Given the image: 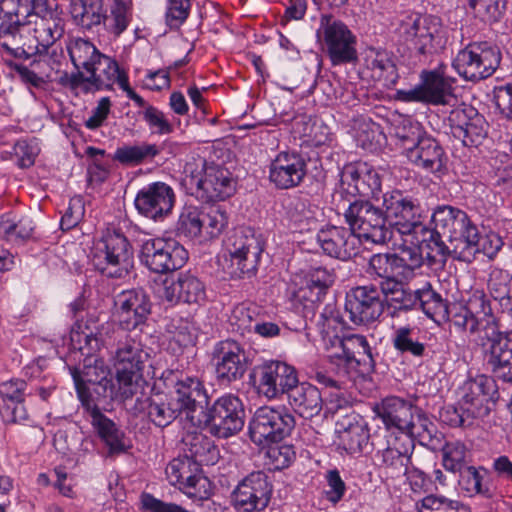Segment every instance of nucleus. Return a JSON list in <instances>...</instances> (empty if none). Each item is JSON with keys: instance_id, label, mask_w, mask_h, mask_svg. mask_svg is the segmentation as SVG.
I'll list each match as a JSON object with an SVG mask.
<instances>
[{"instance_id": "obj_1", "label": "nucleus", "mask_w": 512, "mask_h": 512, "mask_svg": "<svg viewBox=\"0 0 512 512\" xmlns=\"http://www.w3.org/2000/svg\"><path fill=\"white\" fill-rule=\"evenodd\" d=\"M110 327L111 325L106 323L97 328L95 332L90 330L77 334L78 342H81L83 338L88 352L82 366H74L70 368V371L83 406L114 398V384L109 367L103 359L90 354L91 350L108 343V338H111L108 336Z\"/></svg>"}, {"instance_id": "obj_2", "label": "nucleus", "mask_w": 512, "mask_h": 512, "mask_svg": "<svg viewBox=\"0 0 512 512\" xmlns=\"http://www.w3.org/2000/svg\"><path fill=\"white\" fill-rule=\"evenodd\" d=\"M110 325V323H108ZM112 337L117 340L113 355V367L118 383V393L123 400L131 399L142 389L146 381L143 370L149 359V353L142 343L124 331H115L111 324Z\"/></svg>"}, {"instance_id": "obj_3", "label": "nucleus", "mask_w": 512, "mask_h": 512, "mask_svg": "<svg viewBox=\"0 0 512 512\" xmlns=\"http://www.w3.org/2000/svg\"><path fill=\"white\" fill-rule=\"evenodd\" d=\"M90 261L101 275L114 279L127 277L134 266L131 245L124 234L117 230H107L94 243Z\"/></svg>"}, {"instance_id": "obj_4", "label": "nucleus", "mask_w": 512, "mask_h": 512, "mask_svg": "<svg viewBox=\"0 0 512 512\" xmlns=\"http://www.w3.org/2000/svg\"><path fill=\"white\" fill-rule=\"evenodd\" d=\"M343 215L359 243L383 245L392 237L390 225L386 223L384 208L374 205L368 199L355 198L350 201Z\"/></svg>"}, {"instance_id": "obj_5", "label": "nucleus", "mask_w": 512, "mask_h": 512, "mask_svg": "<svg viewBox=\"0 0 512 512\" xmlns=\"http://www.w3.org/2000/svg\"><path fill=\"white\" fill-rule=\"evenodd\" d=\"M484 363L505 382L512 383V329L502 331L500 324L490 326L475 339Z\"/></svg>"}, {"instance_id": "obj_6", "label": "nucleus", "mask_w": 512, "mask_h": 512, "mask_svg": "<svg viewBox=\"0 0 512 512\" xmlns=\"http://www.w3.org/2000/svg\"><path fill=\"white\" fill-rule=\"evenodd\" d=\"M295 425V417L287 407H260L249 422L250 439L258 446L278 443L290 436Z\"/></svg>"}, {"instance_id": "obj_7", "label": "nucleus", "mask_w": 512, "mask_h": 512, "mask_svg": "<svg viewBox=\"0 0 512 512\" xmlns=\"http://www.w3.org/2000/svg\"><path fill=\"white\" fill-rule=\"evenodd\" d=\"M398 30L406 40L413 41L422 54L442 48L447 41L441 18L430 14H403L399 19Z\"/></svg>"}, {"instance_id": "obj_8", "label": "nucleus", "mask_w": 512, "mask_h": 512, "mask_svg": "<svg viewBox=\"0 0 512 512\" xmlns=\"http://www.w3.org/2000/svg\"><path fill=\"white\" fill-rule=\"evenodd\" d=\"M382 206L386 223L393 226L401 235H412L427 230L423 224L425 215L418 200L401 190H392L383 194Z\"/></svg>"}, {"instance_id": "obj_9", "label": "nucleus", "mask_w": 512, "mask_h": 512, "mask_svg": "<svg viewBox=\"0 0 512 512\" xmlns=\"http://www.w3.org/2000/svg\"><path fill=\"white\" fill-rule=\"evenodd\" d=\"M469 215L462 209L452 205H437L431 214L430 225L423 233H428V237H424L422 245L427 249V259L435 254H443L448 251L446 242L460 229L468 223Z\"/></svg>"}, {"instance_id": "obj_10", "label": "nucleus", "mask_w": 512, "mask_h": 512, "mask_svg": "<svg viewBox=\"0 0 512 512\" xmlns=\"http://www.w3.org/2000/svg\"><path fill=\"white\" fill-rule=\"evenodd\" d=\"M208 432L221 439L238 434L245 424V409L241 399L225 394L207 406L204 420Z\"/></svg>"}, {"instance_id": "obj_11", "label": "nucleus", "mask_w": 512, "mask_h": 512, "mask_svg": "<svg viewBox=\"0 0 512 512\" xmlns=\"http://www.w3.org/2000/svg\"><path fill=\"white\" fill-rule=\"evenodd\" d=\"M298 380L295 367L279 360L258 364L250 373V381L257 392L269 400L288 395Z\"/></svg>"}, {"instance_id": "obj_12", "label": "nucleus", "mask_w": 512, "mask_h": 512, "mask_svg": "<svg viewBox=\"0 0 512 512\" xmlns=\"http://www.w3.org/2000/svg\"><path fill=\"white\" fill-rule=\"evenodd\" d=\"M317 37L325 46L333 64L357 61L356 36L333 15H321Z\"/></svg>"}, {"instance_id": "obj_13", "label": "nucleus", "mask_w": 512, "mask_h": 512, "mask_svg": "<svg viewBox=\"0 0 512 512\" xmlns=\"http://www.w3.org/2000/svg\"><path fill=\"white\" fill-rule=\"evenodd\" d=\"M139 258L151 272L167 274L185 265L188 252L172 239L151 238L141 245Z\"/></svg>"}, {"instance_id": "obj_14", "label": "nucleus", "mask_w": 512, "mask_h": 512, "mask_svg": "<svg viewBox=\"0 0 512 512\" xmlns=\"http://www.w3.org/2000/svg\"><path fill=\"white\" fill-rule=\"evenodd\" d=\"M452 95V85L440 68L423 69L419 74V83L410 89H398L395 100L404 103L425 105H444Z\"/></svg>"}, {"instance_id": "obj_15", "label": "nucleus", "mask_w": 512, "mask_h": 512, "mask_svg": "<svg viewBox=\"0 0 512 512\" xmlns=\"http://www.w3.org/2000/svg\"><path fill=\"white\" fill-rule=\"evenodd\" d=\"M345 313L355 325H369L384 313L381 286L366 284L351 288L345 296Z\"/></svg>"}, {"instance_id": "obj_16", "label": "nucleus", "mask_w": 512, "mask_h": 512, "mask_svg": "<svg viewBox=\"0 0 512 512\" xmlns=\"http://www.w3.org/2000/svg\"><path fill=\"white\" fill-rule=\"evenodd\" d=\"M273 484L269 475L262 471H252L235 487L231 494L234 507L243 512L263 511L270 503Z\"/></svg>"}, {"instance_id": "obj_17", "label": "nucleus", "mask_w": 512, "mask_h": 512, "mask_svg": "<svg viewBox=\"0 0 512 512\" xmlns=\"http://www.w3.org/2000/svg\"><path fill=\"white\" fill-rule=\"evenodd\" d=\"M165 385L172 387L174 392L172 401L178 408L182 416L190 422L192 426H197L199 420L195 419V412L201 399H206V390L202 381L198 377L183 376L177 377L173 371H167V376L163 373Z\"/></svg>"}, {"instance_id": "obj_18", "label": "nucleus", "mask_w": 512, "mask_h": 512, "mask_svg": "<svg viewBox=\"0 0 512 512\" xmlns=\"http://www.w3.org/2000/svg\"><path fill=\"white\" fill-rule=\"evenodd\" d=\"M211 362L215 368L217 380L224 385L241 379L249 366L244 348L231 339L216 343Z\"/></svg>"}, {"instance_id": "obj_19", "label": "nucleus", "mask_w": 512, "mask_h": 512, "mask_svg": "<svg viewBox=\"0 0 512 512\" xmlns=\"http://www.w3.org/2000/svg\"><path fill=\"white\" fill-rule=\"evenodd\" d=\"M263 241L251 229H240L229 237L228 250L238 277L252 276L263 252Z\"/></svg>"}, {"instance_id": "obj_20", "label": "nucleus", "mask_w": 512, "mask_h": 512, "mask_svg": "<svg viewBox=\"0 0 512 512\" xmlns=\"http://www.w3.org/2000/svg\"><path fill=\"white\" fill-rule=\"evenodd\" d=\"M149 295L142 288L124 290L114 298V307L121 329L117 331H133L144 325L151 313Z\"/></svg>"}, {"instance_id": "obj_21", "label": "nucleus", "mask_w": 512, "mask_h": 512, "mask_svg": "<svg viewBox=\"0 0 512 512\" xmlns=\"http://www.w3.org/2000/svg\"><path fill=\"white\" fill-rule=\"evenodd\" d=\"M189 184L196 187V196L206 202L225 200L235 192L231 172L213 163L205 165L201 175H192Z\"/></svg>"}, {"instance_id": "obj_22", "label": "nucleus", "mask_w": 512, "mask_h": 512, "mask_svg": "<svg viewBox=\"0 0 512 512\" xmlns=\"http://www.w3.org/2000/svg\"><path fill=\"white\" fill-rule=\"evenodd\" d=\"M451 133L465 147H478L488 135V123L474 107L465 105L449 115Z\"/></svg>"}, {"instance_id": "obj_23", "label": "nucleus", "mask_w": 512, "mask_h": 512, "mask_svg": "<svg viewBox=\"0 0 512 512\" xmlns=\"http://www.w3.org/2000/svg\"><path fill=\"white\" fill-rule=\"evenodd\" d=\"M307 174V159L296 151H281L269 164V181L280 190L298 187Z\"/></svg>"}, {"instance_id": "obj_24", "label": "nucleus", "mask_w": 512, "mask_h": 512, "mask_svg": "<svg viewBox=\"0 0 512 512\" xmlns=\"http://www.w3.org/2000/svg\"><path fill=\"white\" fill-rule=\"evenodd\" d=\"M175 203L173 189L164 182H153L141 188L134 200L142 216L158 221L168 215Z\"/></svg>"}, {"instance_id": "obj_25", "label": "nucleus", "mask_w": 512, "mask_h": 512, "mask_svg": "<svg viewBox=\"0 0 512 512\" xmlns=\"http://www.w3.org/2000/svg\"><path fill=\"white\" fill-rule=\"evenodd\" d=\"M373 411L387 430H395L404 435L414 426L413 417L419 412V407L403 398L389 396L375 404Z\"/></svg>"}, {"instance_id": "obj_26", "label": "nucleus", "mask_w": 512, "mask_h": 512, "mask_svg": "<svg viewBox=\"0 0 512 512\" xmlns=\"http://www.w3.org/2000/svg\"><path fill=\"white\" fill-rule=\"evenodd\" d=\"M347 185V192L352 196L378 198L381 192V176L367 163H349L341 173V186Z\"/></svg>"}, {"instance_id": "obj_27", "label": "nucleus", "mask_w": 512, "mask_h": 512, "mask_svg": "<svg viewBox=\"0 0 512 512\" xmlns=\"http://www.w3.org/2000/svg\"><path fill=\"white\" fill-rule=\"evenodd\" d=\"M341 348L339 363H337L338 374L344 376L349 370H359L361 373H368L373 370L375 361L371 347L365 336L352 334L344 336Z\"/></svg>"}, {"instance_id": "obj_28", "label": "nucleus", "mask_w": 512, "mask_h": 512, "mask_svg": "<svg viewBox=\"0 0 512 512\" xmlns=\"http://www.w3.org/2000/svg\"><path fill=\"white\" fill-rule=\"evenodd\" d=\"M316 239L331 258L347 261L358 254L359 242L349 227L328 225L317 232Z\"/></svg>"}, {"instance_id": "obj_29", "label": "nucleus", "mask_w": 512, "mask_h": 512, "mask_svg": "<svg viewBox=\"0 0 512 512\" xmlns=\"http://www.w3.org/2000/svg\"><path fill=\"white\" fill-rule=\"evenodd\" d=\"M462 390L461 409L467 417L482 418L489 414V403L495 393V383L491 378L478 376L466 381Z\"/></svg>"}, {"instance_id": "obj_30", "label": "nucleus", "mask_w": 512, "mask_h": 512, "mask_svg": "<svg viewBox=\"0 0 512 512\" xmlns=\"http://www.w3.org/2000/svg\"><path fill=\"white\" fill-rule=\"evenodd\" d=\"M387 447L376 452L375 457L379 465L392 476L398 477L411 464V457L415 448L412 437L407 435L394 436L387 440Z\"/></svg>"}, {"instance_id": "obj_31", "label": "nucleus", "mask_w": 512, "mask_h": 512, "mask_svg": "<svg viewBox=\"0 0 512 512\" xmlns=\"http://www.w3.org/2000/svg\"><path fill=\"white\" fill-rule=\"evenodd\" d=\"M135 408L158 428L168 427L182 417L172 401V395L162 391H154L144 399L137 398Z\"/></svg>"}, {"instance_id": "obj_32", "label": "nucleus", "mask_w": 512, "mask_h": 512, "mask_svg": "<svg viewBox=\"0 0 512 512\" xmlns=\"http://www.w3.org/2000/svg\"><path fill=\"white\" fill-rule=\"evenodd\" d=\"M479 230L471 218L466 225L456 232L446 243L448 251L443 254H435L429 260L431 263L444 262L450 256L455 260L471 263L475 260L476 243Z\"/></svg>"}, {"instance_id": "obj_33", "label": "nucleus", "mask_w": 512, "mask_h": 512, "mask_svg": "<svg viewBox=\"0 0 512 512\" xmlns=\"http://www.w3.org/2000/svg\"><path fill=\"white\" fill-rule=\"evenodd\" d=\"M83 407L91 418L90 423L98 437L108 448V455L125 453L128 449L124 442L125 434L116 423L103 414L96 403Z\"/></svg>"}, {"instance_id": "obj_34", "label": "nucleus", "mask_w": 512, "mask_h": 512, "mask_svg": "<svg viewBox=\"0 0 512 512\" xmlns=\"http://www.w3.org/2000/svg\"><path fill=\"white\" fill-rule=\"evenodd\" d=\"M166 475L171 484H180L188 496H196L207 479L202 476V469L186 455L173 459L166 468Z\"/></svg>"}, {"instance_id": "obj_35", "label": "nucleus", "mask_w": 512, "mask_h": 512, "mask_svg": "<svg viewBox=\"0 0 512 512\" xmlns=\"http://www.w3.org/2000/svg\"><path fill=\"white\" fill-rule=\"evenodd\" d=\"M287 398L294 413L306 420L319 416L324 409L320 390L309 382H298Z\"/></svg>"}, {"instance_id": "obj_36", "label": "nucleus", "mask_w": 512, "mask_h": 512, "mask_svg": "<svg viewBox=\"0 0 512 512\" xmlns=\"http://www.w3.org/2000/svg\"><path fill=\"white\" fill-rule=\"evenodd\" d=\"M164 298L170 303L199 304L206 298L204 283L191 272H181L164 287Z\"/></svg>"}, {"instance_id": "obj_37", "label": "nucleus", "mask_w": 512, "mask_h": 512, "mask_svg": "<svg viewBox=\"0 0 512 512\" xmlns=\"http://www.w3.org/2000/svg\"><path fill=\"white\" fill-rule=\"evenodd\" d=\"M383 306L392 318L417 310L416 290L405 287L400 281H390L381 286Z\"/></svg>"}, {"instance_id": "obj_38", "label": "nucleus", "mask_w": 512, "mask_h": 512, "mask_svg": "<svg viewBox=\"0 0 512 512\" xmlns=\"http://www.w3.org/2000/svg\"><path fill=\"white\" fill-rule=\"evenodd\" d=\"M341 324L340 315L330 305H326L316 319V325L322 336L325 348L328 352V359L331 364L337 366L339 363L344 337L336 333L337 327Z\"/></svg>"}, {"instance_id": "obj_39", "label": "nucleus", "mask_w": 512, "mask_h": 512, "mask_svg": "<svg viewBox=\"0 0 512 512\" xmlns=\"http://www.w3.org/2000/svg\"><path fill=\"white\" fill-rule=\"evenodd\" d=\"M407 158L417 167L431 173H441L445 169L444 149L436 139L428 135L408 153Z\"/></svg>"}, {"instance_id": "obj_40", "label": "nucleus", "mask_w": 512, "mask_h": 512, "mask_svg": "<svg viewBox=\"0 0 512 512\" xmlns=\"http://www.w3.org/2000/svg\"><path fill=\"white\" fill-rule=\"evenodd\" d=\"M337 433L344 448L350 453H360L368 444L369 432L366 426L359 420V415H343L336 421Z\"/></svg>"}, {"instance_id": "obj_41", "label": "nucleus", "mask_w": 512, "mask_h": 512, "mask_svg": "<svg viewBox=\"0 0 512 512\" xmlns=\"http://www.w3.org/2000/svg\"><path fill=\"white\" fill-rule=\"evenodd\" d=\"M62 15L54 14L47 18L42 16L38 20H31L26 25V32L33 35L37 45L43 47V50L53 46L64 35L65 21Z\"/></svg>"}, {"instance_id": "obj_42", "label": "nucleus", "mask_w": 512, "mask_h": 512, "mask_svg": "<svg viewBox=\"0 0 512 512\" xmlns=\"http://www.w3.org/2000/svg\"><path fill=\"white\" fill-rule=\"evenodd\" d=\"M500 47L489 41L470 43L459 51L452 64H500Z\"/></svg>"}, {"instance_id": "obj_43", "label": "nucleus", "mask_w": 512, "mask_h": 512, "mask_svg": "<svg viewBox=\"0 0 512 512\" xmlns=\"http://www.w3.org/2000/svg\"><path fill=\"white\" fill-rule=\"evenodd\" d=\"M186 456L197 464L198 468L203 465H214L218 462L220 454L214 442L203 434L190 435L185 440Z\"/></svg>"}, {"instance_id": "obj_44", "label": "nucleus", "mask_w": 512, "mask_h": 512, "mask_svg": "<svg viewBox=\"0 0 512 512\" xmlns=\"http://www.w3.org/2000/svg\"><path fill=\"white\" fill-rule=\"evenodd\" d=\"M103 12V0H72L70 3L74 23L86 30L101 25Z\"/></svg>"}, {"instance_id": "obj_45", "label": "nucleus", "mask_w": 512, "mask_h": 512, "mask_svg": "<svg viewBox=\"0 0 512 512\" xmlns=\"http://www.w3.org/2000/svg\"><path fill=\"white\" fill-rule=\"evenodd\" d=\"M488 290L502 311L512 315V275L507 270L493 268L489 274Z\"/></svg>"}, {"instance_id": "obj_46", "label": "nucleus", "mask_w": 512, "mask_h": 512, "mask_svg": "<svg viewBox=\"0 0 512 512\" xmlns=\"http://www.w3.org/2000/svg\"><path fill=\"white\" fill-rule=\"evenodd\" d=\"M391 341L393 348L401 355H410L414 358L426 355L425 343L419 341L415 328L410 325L395 328Z\"/></svg>"}, {"instance_id": "obj_47", "label": "nucleus", "mask_w": 512, "mask_h": 512, "mask_svg": "<svg viewBox=\"0 0 512 512\" xmlns=\"http://www.w3.org/2000/svg\"><path fill=\"white\" fill-rule=\"evenodd\" d=\"M416 301L417 309H421L427 317L433 320L444 319L448 316L446 301L432 288L430 283L416 289Z\"/></svg>"}, {"instance_id": "obj_48", "label": "nucleus", "mask_w": 512, "mask_h": 512, "mask_svg": "<svg viewBox=\"0 0 512 512\" xmlns=\"http://www.w3.org/2000/svg\"><path fill=\"white\" fill-rule=\"evenodd\" d=\"M28 13L20 0H0V36L11 35L17 29H25L27 21L23 14Z\"/></svg>"}, {"instance_id": "obj_49", "label": "nucleus", "mask_w": 512, "mask_h": 512, "mask_svg": "<svg viewBox=\"0 0 512 512\" xmlns=\"http://www.w3.org/2000/svg\"><path fill=\"white\" fill-rule=\"evenodd\" d=\"M465 306L478 320V324L481 326L480 333L490 326L500 324L499 319L493 313L490 300L483 290L473 291Z\"/></svg>"}, {"instance_id": "obj_50", "label": "nucleus", "mask_w": 512, "mask_h": 512, "mask_svg": "<svg viewBox=\"0 0 512 512\" xmlns=\"http://www.w3.org/2000/svg\"><path fill=\"white\" fill-rule=\"evenodd\" d=\"M72 64H119L116 59L101 53L90 41L77 39L68 46Z\"/></svg>"}, {"instance_id": "obj_51", "label": "nucleus", "mask_w": 512, "mask_h": 512, "mask_svg": "<svg viewBox=\"0 0 512 512\" xmlns=\"http://www.w3.org/2000/svg\"><path fill=\"white\" fill-rule=\"evenodd\" d=\"M160 153L156 144L143 142L139 145H124L118 147L114 153L113 160L124 165H138L154 159Z\"/></svg>"}, {"instance_id": "obj_52", "label": "nucleus", "mask_w": 512, "mask_h": 512, "mask_svg": "<svg viewBox=\"0 0 512 512\" xmlns=\"http://www.w3.org/2000/svg\"><path fill=\"white\" fill-rule=\"evenodd\" d=\"M413 427L410 432H407V436L418 437L420 442L424 445L429 446L431 449H437V445L441 442L442 434L437 432L435 424L428 418L426 413L419 408V412L413 417Z\"/></svg>"}, {"instance_id": "obj_53", "label": "nucleus", "mask_w": 512, "mask_h": 512, "mask_svg": "<svg viewBox=\"0 0 512 512\" xmlns=\"http://www.w3.org/2000/svg\"><path fill=\"white\" fill-rule=\"evenodd\" d=\"M415 507L417 512H472L470 507L461 501L432 493L416 501Z\"/></svg>"}, {"instance_id": "obj_54", "label": "nucleus", "mask_w": 512, "mask_h": 512, "mask_svg": "<svg viewBox=\"0 0 512 512\" xmlns=\"http://www.w3.org/2000/svg\"><path fill=\"white\" fill-rule=\"evenodd\" d=\"M366 272L372 277L381 279L378 286L395 281L397 280L396 277L399 276L393 253L373 254L368 261Z\"/></svg>"}, {"instance_id": "obj_55", "label": "nucleus", "mask_w": 512, "mask_h": 512, "mask_svg": "<svg viewBox=\"0 0 512 512\" xmlns=\"http://www.w3.org/2000/svg\"><path fill=\"white\" fill-rule=\"evenodd\" d=\"M442 465L450 472L456 473L469 466L471 454L460 441L446 442L442 447Z\"/></svg>"}, {"instance_id": "obj_56", "label": "nucleus", "mask_w": 512, "mask_h": 512, "mask_svg": "<svg viewBox=\"0 0 512 512\" xmlns=\"http://www.w3.org/2000/svg\"><path fill=\"white\" fill-rule=\"evenodd\" d=\"M131 11L123 0H114L110 14L103 12L102 23L106 31L114 37L120 36L131 21Z\"/></svg>"}, {"instance_id": "obj_57", "label": "nucleus", "mask_w": 512, "mask_h": 512, "mask_svg": "<svg viewBox=\"0 0 512 512\" xmlns=\"http://www.w3.org/2000/svg\"><path fill=\"white\" fill-rule=\"evenodd\" d=\"M394 136L397 139V145L403 149L406 156L417 144L426 136L419 122L403 120L394 128Z\"/></svg>"}, {"instance_id": "obj_58", "label": "nucleus", "mask_w": 512, "mask_h": 512, "mask_svg": "<svg viewBox=\"0 0 512 512\" xmlns=\"http://www.w3.org/2000/svg\"><path fill=\"white\" fill-rule=\"evenodd\" d=\"M422 248L423 245L421 247L402 245L396 253H393L399 276H406L422 266ZM424 249L426 248L424 247Z\"/></svg>"}, {"instance_id": "obj_59", "label": "nucleus", "mask_w": 512, "mask_h": 512, "mask_svg": "<svg viewBox=\"0 0 512 512\" xmlns=\"http://www.w3.org/2000/svg\"><path fill=\"white\" fill-rule=\"evenodd\" d=\"M201 217L203 231L208 238L219 236L228 225V215L219 205H212L201 210Z\"/></svg>"}, {"instance_id": "obj_60", "label": "nucleus", "mask_w": 512, "mask_h": 512, "mask_svg": "<svg viewBox=\"0 0 512 512\" xmlns=\"http://www.w3.org/2000/svg\"><path fill=\"white\" fill-rule=\"evenodd\" d=\"M201 219V210L195 207L185 208L176 224L177 234L188 239L201 236L204 233Z\"/></svg>"}, {"instance_id": "obj_61", "label": "nucleus", "mask_w": 512, "mask_h": 512, "mask_svg": "<svg viewBox=\"0 0 512 512\" xmlns=\"http://www.w3.org/2000/svg\"><path fill=\"white\" fill-rule=\"evenodd\" d=\"M476 17L489 24L499 22L506 8L505 0H469Z\"/></svg>"}, {"instance_id": "obj_62", "label": "nucleus", "mask_w": 512, "mask_h": 512, "mask_svg": "<svg viewBox=\"0 0 512 512\" xmlns=\"http://www.w3.org/2000/svg\"><path fill=\"white\" fill-rule=\"evenodd\" d=\"M326 294L313 289L312 286L305 282V285L300 287L296 293V298L302 306L303 317L313 320L317 317V312L322 306V300Z\"/></svg>"}, {"instance_id": "obj_63", "label": "nucleus", "mask_w": 512, "mask_h": 512, "mask_svg": "<svg viewBox=\"0 0 512 512\" xmlns=\"http://www.w3.org/2000/svg\"><path fill=\"white\" fill-rule=\"evenodd\" d=\"M285 209L289 220L298 227L314 219V211L308 198L299 196L289 198Z\"/></svg>"}, {"instance_id": "obj_64", "label": "nucleus", "mask_w": 512, "mask_h": 512, "mask_svg": "<svg viewBox=\"0 0 512 512\" xmlns=\"http://www.w3.org/2000/svg\"><path fill=\"white\" fill-rule=\"evenodd\" d=\"M22 7H26L28 13L23 14L27 24L31 20H38V18H45L54 16V14H63L59 9L57 0H20Z\"/></svg>"}]
</instances>
